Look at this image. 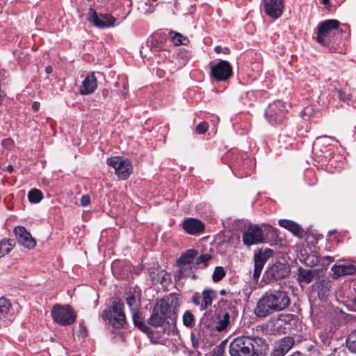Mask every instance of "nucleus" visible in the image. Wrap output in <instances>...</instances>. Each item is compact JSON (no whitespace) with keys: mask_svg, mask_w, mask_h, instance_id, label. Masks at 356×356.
Returning a JSON list of instances; mask_svg holds the SVG:
<instances>
[{"mask_svg":"<svg viewBox=\"0 0 356 356\" xmlns=\"http://www.w3.org/2000/svg\"><path fill=\"white\" fill-rule=\"evenodd\" d=\"M259 256H261V257L267 261V260L273 256V251L271 249L266 248L264 250H260L259 252L257 253Z\"/></svg>","mask_w":356,"mask_h":356,"instance_id":"nucleus-39","label":"nucleus"},{"mask_svg":"<svg viewBox=\"0 0 356 356\" xmlns=\"http://www.w3.org/2000/svg\"><path fill=\"white\" fill-rule=\"evenodd\" d=\"M286 113L285 103L277 100L268 105L266 111V117L269 123L275 126L283 123L286 119Z\"/></svg>","mask_w":356,"mask_h":356,"instance_id":"nucleus-6","label":"nucleus"},{"mask_svg":"<svg viewBox=\"0 0 356 356\" xmlns=\"http://www.w3.org/2000/svg\"><path fill=\"white\" fill-rule=\"evenodd\" d=\"M268 349L262 338L245 335L234 339L229 346L231 356H266Z\"/></svg>","mask_w":356,"mask_h":356,"instance_id":"nucleus-2","label":"nucleus"},{"mask_svg":"<svg viewBox=\"0 0 356 356\" xmlns=\"http://www.w3.org/2000/svg\"><path fill=\"white\" fill-rule=\"evenodd\" d=\"M316 274L315 270L300 268L298 269V280L300 282L309 284L312 282Z\"/></svg>","mask_w":356,"mask_h":356,"instance_id":"nucleus-24","label":"nucleus"},{"mask_svg":"<svg viewBox=\"0 0 356 356\" xmlns=\"http://www.w3.org/2000/svg\"><path fill=\"white\" fill-rule=\"evenodd\" d=\"M279 225L281 227H283L285 229L289 230L296 236H301L303 232V230L301 228V227L295 222L291 220L285 219L280 220Z\"/></svg>","mask_w":356,"mask_h":356,"instance_id":"nucleus-23","label":"nucleus"},{"mask_svg":"<svg viewBox=\"0 0 356 356\" xmlns=\"http://www.w3.org/2000/svg\"><path fill=\"white\" fill-rule=\"evenodd\" d=\"M32 108L35 111H38L40 108V104L37 102H34L33 104H32Z\"/></svg>","mask_w":356,"mask_h":356,"instance_id":"nucleus-48","label":"nucleus"},{"mask_svg":"<svg viewBox=\"0 0 356 356\" xmlns=\"http://www.w3.org/2000/svg\"><path fill=\"white\" fill-rule=\"evenodd\" d=\"M14 232L17 239L21 245L28 249H33L36 245L35 240L31 234L23 226H17L14 228Z\"/></svg>","mask_w":356,"mask_h":356,"instance_id":"nucleus-16","label":"nucleus"},{"mask_svg":"<svg viewBox=\"0 0 356 356\" xmlns=\"http://www.w3.org/2000/svg\"><path fill=\"white\" fill-rule=\"evenodd\" d=\"M339 32V22L337 19H327L318 25L315 32V40L318 44L327 47Z\"/></svg>","mask_w":356,"mask_h":356,"instance_id":"nucleus-4","label":"nucleus"},{"mask_svg":"<svg viewBox=\"0 0 356 356\" xmlns=\"http://www.w3.org/2000/svg\"><path fill=\"white\" fill-rule=\"evenodd\" d=\"M338 94H339V98L343 101V102H346V101H348V100H350V98L349 97V95L345 94L344 92H343L341 90H339L338 91Z\"/></svg>","mask_w":356,"mask_h":356,"instance_id":"nucleus-46","label":"nucleus"},{"mask_svg":"<svg viewBox=\"0 0 356 356\" xmlns=\"http://www.w3.org/2000/svg\"><path fill=\"white\" fill-rule=\"evenodd\" d=\"M214 51L217 54L224 53L225 54H229L230 51L228 47H222L221 46H216Z\"/></svg>","mask_w":356,"mask_h":356,"instance_id":"nucleus-41","label":"nucleus"},{"mask_svg":"<svg viewBox=\"0 0 356 356\" xmlns=\"http://www.w3.org/2000/svg\"><path fill=\"white\" fill-rule=\"evenodd\" d=\"M210 75L219 81H225L232 75V67L227 60H220L211 67Z\"/></svg>","mask_w":356,"mask_h":356,"instance_id":"nucleus-10","label":"nucleus"},{"mask_svg":"<svg viewBox=\"0 0 356 356\" xmlns=\"http://www.w3.org/2000/svg\"><path fill=\"white\" fill-rule=\"evenodd\" d=\"M90 203V197L88 195H84L81 198V204L83 207H86Z\"/></svg>","mask_w":356,"mask_h":356,"instance_id":"nucleus-42","label":"nucleus"},{"mask_svg":"<svg viewBox=\"0 0 356 356\" xmlns=\"http://www.w3.org/2000/svg\"><path fill=\"white\" fill-rule=\"evenodd\" d=\"M123 307L124 304L121 301H113L112 303L109 321L115 329L122 328L126 323Z\"/></svg>","mask_w":356,"mask_h":356,"instance_id":"nucleus-11","label":"nucleus"},{"mask_svg":"<svg viewBox=\"0 0 356 356\" xmlns=\"http://www.w3.org/2000/svg\"><path fill=\"white\" fill-rule=\"evenodd\" d=\"M88 21L99 29H108L115 25L116 18L109 13H97L90 8L88 12Z\"/></svg>","mask_w":356,"mask_h":356,"instance_id":"nucleus-7","label":"nucleus"},{"mask_svg":"<svg viewBox=\"0 0 356 356\" xmlns=\"http://www.w3.org/2000/svg\"><path fill=\"white\" fill-rule=\"evenodd\" d=\"M353 304L355 309L356 310V296L353 298Z\"/></svg>","mask_w":356,"mask_h":356,"instance_id":"nucleus-52","label":"nucleus"},{"mask_svg":"<svg viewBox=\"0 0 356 356\" xmlns=\"http://www.w3.org/2000/svg\"><path fill=\"white\" fill-rule=\"evenodd\" d=\"M170 35L171 36V40L175 45H187L189 43V40L183 36L181 33L170 31Z\"/></svg>","mask_w":356,"mask_h":356,"instance_id":"nucleus-29","label":"nucleus"},{"mask_svg":"<svg viewBox=\"0 0 356 356\" xmlns=\"http://www.w3.org/2000/svg\"><path fill=\"white\" fill-rule=\"evenodd\" d=\"M262 269H258L257 268H254L253 278L254 280H257L260 277Z\"/></svg>","mask_w":356,"mask_h":356,"instance_id":"nucleus-47","label":"nucleus"},{"mask_svg":"<svg viewBox=\"0 0 356 356\" xmlns=\"http://www.w3.org/2000/svg\"><path fill=\"white\" fill-rule=\"evenodd\" d=\"M187 54L186 52H181L180 54H177V56L179 58H181L182 60L180 62V65H184L188 61L187 58Z\"/></svg>","mask_w":356,"mask_h":356,"instance_id":"nucleus-44","label":"nucleus"},{"mask_svg":"<svg viewBox=\"0 0 356 356\" xmlns=\"http://www.w3.org/2000/svg\"><path fill=\"white\" fill-rule=\"evenodd\" d=\"M333 273L337 277L346 275H353L356 273V267L354 265H334L332 267Z\"/></svg>","mask_w":356,"mask_h":356,"instance_id":"nucleus-21","label":"nucleus"},{"mask_svg":"<svg viewBox=\"0 0 356 356\" xmlns=\"http://www.w3.org/2000/svg\"><path fill=\"white\" fill-rule=\"evenodd\" d=\"M322 3L324 5H327L329 3V0H322Z\"/></svg>","mask_w":356,"mask_h":356,"instance_id":"nucleus-54","label":"nucleus"},{"mask_svg":"<svg viewBox=\"0 0 356 356\" xmlns=\"http://www.w3.org/2000/svg\"><path fill=\"white\" fill-rule=\"evenodd\" d=\"M211 259V255L210 254H204L197 257L195 264L197 266L202 265V267L205 268Z\"/></svg>","mask_w":356,"mask_h":356,"instance_id":"nucleus-34","label":"nucleus"},{"mask_svg":"<svg viewBox=\"0 0 356 356\" xmlns=\"http://www.w3.org/2000/svg\"><path fill=\"white\" fill-rule=\"evenodd\" d=\"M204 224L200 220L189 218L183 222L184 229L189 234H197L201 233L204 229Z\"/></svg>","mask_w":356,"mask_h":356,"instance_id":"nucleus-19","label":"nucleus"},{"mask_svg":"<svg viewBox=\"0 0 356 356\" xmlns=\"http://www.w3.org/2000/svg\"><path fill=\"white\" fill-rule=\"evenodd\" d=\"M165 321V318L162 316L161 314L158 312V309L154 307L148 320V323L154 327H158L162 326Z\"/></svg>","mask_w":356,"mask_h":356,"instance_id":"nucleus-25","label":"nucleus"},{"mask_svg":"<svg viewBox=\"0 0 356 356\" xmlns=\"http://www.w3.org/2000/svg\"><path fill=\"white\" fill-rule=\"evenodd\" d=\"M132 318L134 325L140 330L145 332H147L149 330V327L145 323L138 310L132 312Z\"/></svg>","mask_w":356,"mask_h":356,"instance_id":"nucleus-28","label":"nucleus"},{"mask_svg":"<svg viewBox=\"0 0 356 356\" xmlns=\"http://www.w3.org/2000/svg\"><path fill=\"white\" fill-rule=\"evenodd\" d=\"M177 302L172 299L171 302L169 303L164 300H161L157 302L154 307L158 309V312L161 314V316L165 319H170L173 321L176 318V307Z\"/></svg>","mask_w":356,"mask_h":356,"instance_id":"nucleus-14","label":"nucleus"},{"mask_svg":"<svg viewBox=\"0 0 356 356\" xmlns=\"http://www.w3.org/2000/svg\"><path fill=\"white\" fill-rule=\"evenodd\" d=\"M51 316L55 322L63 326L72 324L76 318V312L69 305H55L51 309Z\"/></svg>","mask_w":356,"mask_h":356,"instance_id":"nucleus-5","label":"nucleus"},{"mask_svg":"<svg viewBox=\"0 0 356 356\" xmlns=\"http://www.w3.org/2000/svg\"><path fill=\"white\" fill-rule=\"evenodd\" d=\"M289 272V268L285 264L276 262L268 268L266 275L268 280H278L287 277Z\"/></svg>","mask_w":356,"mask_h":356,"instance_id":"nucleus-15","label":"nucleus"},{"mask_svg":"<svg viewBox=\"0 0 356 356\" xmlns=\"http://www.w3.org/2000/svg\"><path fill=\"white\" fill-rule=\"evenodd\" d=\"M346 343L349 350L356 353V329L349 334Z\"/></svg>","mask_w":356,"mask_h":356,"instance_id":"nucleus-31","label":"nucleus"},{"mask_svg":"<svg viewBox=\"0 0 356 356\" xmlns=\"http://www.w3.org/2000/svg\"><path fill=\"white\" fill-rule=\"evenodd\" d=\"M109 314H110L109 312H108L107 311H104L102 312V316L104 319H107V318H108Z\"/></svg>","mask_w":356,"mask_h":356,"instance_id":"nucleus-49","label":"nucleus"},{"mask_svg":"<svg viewBox=\"0 0 356 356\" xmlns=\"http://www.w3.org/2000/svg\"><path fill=\"white\" fill-rule=\"evenodd\" d=\"M294 344V339L291 337H285L280 340L276 346L282 351L284 353H288Z\"/></svg>","mask_w":356,"mask_h":356,"instance_id":"nucleus-27","label":"nucleus"},{"mask_svg":"<svg viewBox=\"0 0 356 356\" xmlns=\"http://www.w3.org/2000/svg\"><path fill=\"white\" fill-rule=\"evenodd\" d=\"M334 261V259L330 256H325L320 257L318 256L316 257V263H321L323 266L329 265L330 263Z\"/></svg>","mask_w":356,"mask_h":356,"instance_id":"nucleus-37","label":"nucleus"},{"mask_svg":"<svg viewBox=\"0 0 356 356\" xmlns=\"http://www.w3.org/2000/svg\"><path fill=\"white\" fill-rule=\"evenodd\" d=\"M284 355L285 353H282V351L275 345L270 356H284Z\"/></svg>","mask_w":356,"mask_h":356,"instance_id":"nucleus-43","label":"nucleus"},{"mask_svg":"<svg viewBox=\"0 0 356 356\" xmlns=\"http://www.w3.org/2000/svg\"><path fill=\"white\" fill-rule=\"evenodd\" d=\"M217 293L211 289H204L202 293H195L192 296V302L199 307L200 311H204L211 305L213 300L216 299Z\"/></svg>","mask_w":356,"mask_h":356,"instance_id":"nucleus-9","label":"nucleus"},{"mask_svg":"<svg viewBox=\"0 0 356 356\" xmlns=\"http://www.w3.org/2000/svg\"><path fill=\"white\" fill-rule=\"evenodd\" d=\"M47 74H49L53 72V67L51 66H47L45 68Z\"/></svg>","mask_w":356,"mask_h":356,"instance_id":"nucleus-50","label":"nucleus"},{"mask_svg":"<svg viewBox=\"0 0 356 356\" xmlns=\"http://www.w3.org/2000/svg\"><path fill=\"white\" fill-rule=\"evenodd\" d=\"M106 163L115 169V174L122 179L129 177L131 172V165L127 159L114 156L107 159Z\"/></svg>","mask_w":356,"mask_h":356,"instance_id":"nucleus-8","label":"nucleus"},{"mask_svg":"<svg viewBox=\"0 0 356 356\" xmlns=\"http://www.w3.org/2000/svg\"><path fill=\"white\" fill-rule=\"evenodd\" d=\"M15 318V311L9 300L0 298V321L4 323L12 322Z\"/></svg>","mask_w":356,"mask_h":356,"instance_id":"nucleus-18","label":"nucleus"},{"mask_svg":"<svg viewBox=\"0 0 356 356\" xmlns=\"http://www.w3.org/2000/svg\"><path fill=\"white\" fill-rule=\"evenodd\" d=\"M225 276V271L224 268L221 266H218L215 268L213 271L212 279L215 282H219Z\"/></svg>","mask_w":356,"mask_h":356,"instance_id":"nucleus-35","label":"nucleus"},{"mask_svg":"<svg viewBox=\"0 0 356 356\" xmlns=\"http://www.w3.org/2000/svg\"><path fill=\"white\" fill-rule=\"evenodd\" d=\"M214 307L212 321L215 330L218 332L227 330L238 314L235 303L232 301L222 299L218 302Z\"/></svg>","mask_w":356,"mask_h":356,"instance_id":"nucleus-3","label":"nucleus"},{"mask_svg":"<svg viewBox=\"0 0 356 356\" xmlns=\"http://www.w3.org/2000/svg\"><path fill=\"white\" fill-rule=\"evenodd\" d=\"M28 198L31 203H38L42 199V193L40 190L33 188L29 192Z\"/></svg>","mask_w":356,"mask_h":356,"instance_id":"nucleus-30","label":"nucleus"},{"mask_svg":"<svg viewBox=\"0 0 356 356\" xmlns=\"http://www.w3.org/2000/svg\"><path fill=\"white\" fill-rule=\"evenodd\" d=\"M13 249V244L10 240L0 241V258L7 254Z\"/></svg>","mask_w":356,"mask_h":356,"instance_id":"nucleus-32","label":"nucleus"},{"mask_svg":"<svg viewBox=\"0 0 356 356\" xmlns=\"http://www.w3.org/2000/svg\"><path fill=\"white\" fill-rule=\"evenodd\" d=\"M212 356H224V350L218 346L213 350Z\"/></svg>","mask_w":356,"mask_h":356,"instance_id":"nucleus-45","label":"nucleus"},{"mask_svg":"<svg viewBox=\"0 0 356 356\" xmlns=\"http://www.w3.org/2000/svg\"><path fill=\"white\" fill-rule=\"evenodd\" d=\"M220 294L221 296H224V295H225V294H226V291H225V289H222V290H220Z\"/></svg>","mask_w":356,"mask_h":356,"instance_id":"nucleus-53","label":"nucleus"},{"mask_svg":"<svg viewBox=\"0 0 356 356\" xmlns=\"http://www.w3.org/2000/svg\"><path fill=\"white\" fill-rule=\"evenodd\" d=\"M147 43L154 52L159 51L164 47V39L157 35H152Z\"/></svg>","mask_w":356,"mask_h":356,"instance_id":"nucleus-26","label":"nucleus"},{"mask_svg":"<svg viewBox=\"0 0 356 356\" xmlns=\"http://www.w3.org/2000/svg\"><path fill=\"white\" fill-rule=\"evenodd\" d=\"M264 11L273 19H278L283 13L284 0H263Z\"/></svg>","mask_w":356,"mask_h":356,"instance_id":"nucleus-13","label":"nucleus"},{"mask_svg":"<svg viewBox=\"0 0 356 356\" xmlns=\"http://www.w3.org/2000/svg\"><path fill=\"white\" fill-rule=\"evenodd\" d=\"M286 291L281 289L269 290L258 300L254 313L257 317L265 318L275 312H281L290 305Z\"/></svg>","mask_w":356,"mask_h":356,"instance_id":"nucleus-1","label":"nucleus"},{"mask_svg":"<svg viewBox=\"0 0 356 356\" xmlns=\"http://www.w3.org/2000/svg\"><path fill=\"white\" fill-rule=\"evenodd\" d=\"M254 267L258 269H263L265 263L266 262L261 256H259L257 253L254 254Z\"/></svg>","mask_w":356,"mask_h":356,"instance_id":"nucleus-38","label":"nucleus"},{"mask_svg":"<svg viewBox=\"0 0 356 356\" xmlns=\"http://www.w3.org/2000/svg\"><path fill=\"white\" fill-rule=\"evenodd\" d=\"M127 303L133 312L138 310V300L134 295H129L127 298Z\"/></svg>","mask_w":356,"mask_h":356,"instance_id":"nucleus-36","label":"nucleus"},{"mask_svg":"<svg viewBox=\"0 0 356 356\" xmlns=\"http://www.w3.org/2000/svg\"><path fill=\"white\" fill-rule=\"evenodd\" d=\"M97 87V79L94 74H88L82 82L80 93L86 95L92 93Z\"/></svg>","mask_w":356,"mask_h":356,"instance_id":"nucleus-20","label":"nucleus"},{"mask_svg":"<svg viewBox=\"0 0 356 356\" xmlns=\"http://www.w3.org/2000/svg\"><path fill=\"white\" fill-rule=\"evenodd\" d=\"M314 287L318 292V296L320 299L325 298L330 289V282L327 280H321L315 283Z\"/></svg>","mask_w":356,"mask_h":356,"instance_id":"nucleus-22","label":"nucleus"},{"mask_svg":"<svg viewBox=\"0 0 356 356\" xmlns=\"http://www.w3.org/2000/svg\"><path fill=\"white\" fill-rule=\"evenodd\" d=\"M6 169L9 172H12L13 171V166L12 165H8Z\"/></svg>","mask_w":356,"mask_h":356,"instance_id":"nucleus-51","label":"nucleus"},{"mask_svg":"<svg viewBox=\"0 0 356 356\" xmlns=\"http://www.w3.org/2000/svg\"><path fill=\"white\" fill-rule=\"evenodd\" d=\"M209 124L206 122H202L196 127V131L199 134H203L208 130Z\"/></svg>","mask_w":356,"mask_h":356,"instance_id":"nucleus-40","label":"nucleus"},{"mask_svg":"<svg viewBox=\"0 0 356 356\" xmlns=\"http://www.w3.org/2000/svg\"><path fill=\"white\" fill-rule=\"evenodd\" d=\"M264 241L262 229L257 225L248 227L243 234V242L245 245L250 246L261 243Z\"/></svg>","mask_w":356,"mask_h":356,"instance_id":"nucleus-12","label":"nucleus"},{"mask_svg":"<svg viewBox=\"0 0 356 356\" xmlns=\"http://www.w3.org/2000/svg\"><path fill=\"white\" fill-rule=\"evenodd\" d=\"M197 255V251L194 249H190L182 253L181 257L177 260V264L179 266V272L181 276H187L186 272L188 266L193 262L195 257Z\"/></svg>","mask_w":356,"mask_h":356,"instance_id":"nucleus-17","label":"nucleus"},{"mask_svg":"<svg viewBox=\"0 0 356 356\" xmlns=\"http://www.w3.org/2000/svg\"><path fill=\"white\" fill-rule=\"evenodd\" d=\"M183 323L184 325L188 327H193L195 325V321L193 314L190 311H186L183 315Z\"/></svg>","mask_w":356,"mask_h":356,"instance_id":"nucleus-33","label":"nucleus"}]
</instances>
